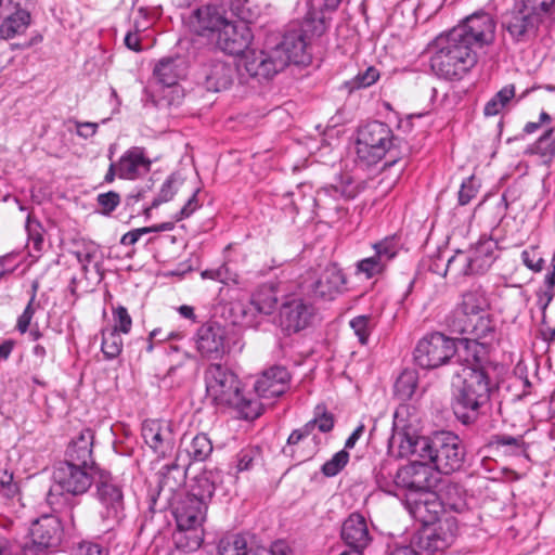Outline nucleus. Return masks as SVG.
<instances>
[{
  "label": "nucleus",
  "mask_w": 555,
  "mask_h": 555,
  "mask_svg": "<svg viewBox=\"0 0 555 555\" xmlns=\"http://www.w3.org/2000/svg\"><path fill=\"white\" fill-rule=\"evenodd\" d=\"M379 70L375 66H369L365 70L359 72L352 79L345 81L344 87L351 93L373 86L379 79Z\"/></svg>",
  "instance_id": "48"
},
{
  "label": "nucleus",
  "mask_w": 555,
  "mask_h": 555,
  "mask_svg": "<svg viewBox=\"0 0 555 555\" xmlns=\"http://www.w3.org/2000/svg\"><path fill=\"white\" fill-rule=\"evenodd\" d=\"M113 319L115 325L109 327L111 330H117V332L122 334L130 333L132 327V319L126 307L117 306L116 308H113Z\"/></svg>",
  "instance_id": "58"
},
{
  "label": "nucleus",
  "mask_w": 555,
  "mask_h": 555,
  "mask_svg": "<svg viewBox=\"0 0 555 555\" xmlns=\"http://www.w3.org/2000/svg\"><path fill=\"white\" fill-rule=\"evenodd\" d=\"M254 535L238 533L222 539L218 545V555H256L258 548Z\"/></svg>",
  "instance_id": "38"
},
{
  "label": "nucleus",
  "mask_w": 555,
  "mask_h": 555,
  "mask_svg": "<svg viewBox=\"0 0 555 555\" xmlns=\"http://www.w3.org/2000/svg\"><path fill=\"white\" fill-rule=\"evenodd\" d=\"M451 30L475 50L494 41L495 22L489 13L480 11L469 15Z\"/></svg>",
  "instance_id": "19"
},
{
  "label": "nucleus",
  "mask_w": 555,
  "mask_h": 555,
  "mask_svg": "<svg viewBox=\"0 0 555 555\" xmlns=\"http://www.w3.org/2000/svg\"><path fill=\"white\" fill-rule=\"evenodd\" d=\"M212 442L204 433L195 435L189 442H185L184 439H182L179 449L182 455L185 453L183 460L190 462V465L194 462L206 461L212 453Z\"/></svg>",
  "instance_id": "39"
},
{
  "label": "nucleus",
  "mask_w": 555,
  "mask_h": 555,
  "mask_svg": "<svg viewBox=\"0 0 555 555\" xmlns=\"http://www.w3.org/2000/svg\"><path fill=\"white\" fill-rule=\"evenodd\" d=\"M237 68L224 61L212 60L205 69V86L208 91L220 92L229 89L236 77Z\"/></svg>",
  "instance_id": "32"
},
{
  "label": "nucleus",
  "mask_w": 555,
  "mask_h": 555,
  "mask_svg": "<svg viewBox=\"0 0 555 555\" xmlns=\"http://www.w3.org/2000/svg\"><path fill=\"white\" fill-rule=\"evenodd\" d=\"M196 349L203 358L222 359L230 352L227 328L215 321L201 325L196 332Z\"/></svg>",
  "instance_id": "23"
},
{
  "label": "nucleus",
  "mask_w": 555,
  "mask_h": 555,
  "mask_svg": "<svg viewBox=\"0 0 555 555\" xmlns=\"http://www.w3.org/2000/svg\"><path fill=\"white\" fill-rule=\"evenodd\" d=\"M349 460V452L347 450H340L327 460L321 466L320 470L327 478L335 477L347 466Z\"/></svg>",
  "instance_id": "50"
},
{
  "label": "nucleus",
  "mask_w": 555,
  "mask_h": 555,
  "mask_svg": "<svg viewBox=\"0 0 555 555\" xmlns=\"http://www.w3.org/2000/svg\"><path fill=\"white\" fill-rule=\"evenodd\" d=\"M357 157L365 166H372L385 159L383 171L395 169L397 181L406 168V158L411 147L409 143L398 135L385 122L374 120L361 127L358 131Z\"/></svg>",
  "instance_id": "3"
},
{
  "label": "nucleus",
  "mask_w": 555,
  "mask_h": 555,
  "mask_svg": "<svg viewBox=\"0 0 555 555\" xmlns=\"http://www.w3.org/2000/svg\"><path fill=\"white\" fill-rule=\"evenodd\" d=\"M335 416L330 412L324 403L318 404L313 410V418L308 421L302 427L312 431L318 428L320 433L327 434L334 429Z\"/></svg>",
  "instance_id": "46"
},
{
  "label": "nucleus",
  "mask_w": 555,
  "mask_h": 555,
  "mask_svg": "<svg viewBox=\"0 0 555 555\" xmlns=\"http://www.w3.org/2000/svg\"><path fill=\"white\" fill-rule=\"evenodd\" d=\"M260 449L247 447L242 449L235 456L237 472H246L253 468L254 463L260 459Z\"/></svg>",
  "instance_id": "55"
},
{
  "label": "nucleus",
  "mask_w": 555,
  "mask_h": 555,
  "mask_svg": "<svg viewBox=\"0 0 555 555\" xmlns=\"http://www.w3.org/2000/svg\"><path fill=\"white\" fill-rule=\"evenodd\" d=\"M250 304L261 314H271L278 305V295L272 285H261L253 295Z\"/></svg>",
  "instance_id": "43"
},
{
  "label": "nucleus",
  "mask_w": 555,
  "mask_h": 555,
  "mask_svg": "<svg viewBox=\"0 0 555 555\" xmlns=\"http://www.w3.org/2000/svg\"><path fill=\"white\" fill-rule=\"evenodd\" d=\"M101 351L106 360L116 359L122 351L124 341L117 330L103 328Z\"/></svg>",
  "instance_id": "47"
},
{
  "label": "nucleus",
  "mask_w": 555,
  "mask_h": 555,
  "mask_svg": "<svg viewBox=\"0 0 555 555\" xmlns=\"http://www.w3.org/2000/svg\"><path fill=\"white\" fill-rule=\"evenodd\" d=\"M437 470L429 461L412 457L409 464L400 467L395 476V483L410 491V495H418L433 490L438 483Z\"/></svg>",
  "instance_id": "15"
},
{
  "label": "nucleus",
  "mask_w": 555,
  "mask_h": 555,
  "mask_svg": "<svg viewBox=\"0 0 555 555\" xmlns=\"http://www.w3.org/2000/svg\"><path fill=\"white\" fill-rule=\"evenodd\" d=\"M207 398L216 405L234 409L242 418L254 421L262 414L258 399L243 392L238 376L221 363H211L205 370Z\"/></svg>",
  "instance_id": "4"
},
{
  "label": "nucleus",
  "mask_w": 555,
  "mask_h": 555,
  "mask_svg": "<svg viewBox=\"0 0 555 555\" xmlns=\"http://www.w3.org/2000/svg\"><path fill=\"white\" fill-rule=\"evenodd\" d=\"M526 153L538 155L544 165L551 164L555 157V135L553 130H546L533 144L528 146Z\"/></svg>",
  "instance_id": "44"
},
{
  "label": "nucleus",
  "mask_w": 555,
  "mask_h": 555,
  "mask_svg": "<svg viewBox=\"0 0 555 555\" xmlns=\"http://www.w3.org/2000/svg\"><path fill=\"white\" fill-rule=\"evenodd\" d=\"M457 339L441 332L424 335L413 351L414 363L424 370H435L448 364L457 352Z\"/></svg>",
  "instance_id": "9"
},
{
  "label": "nucleus",
  "mask_w": 555,
  "mask_h": 555,
  "mask_svg": "<svg viewBox=\"0 0 555 555\" xmlns=\"http://www.w3.org/2000/svg\"><path fill=\"white\" fill-rule=\"evenodd\" d=\"M479 188L480 183L475 176H469L464 179L457 193L459 205H468L470 201L476 197Z\"/></svg>",
  "instance_id": "54"
},
{
  "label": "nucleus",
  "mask_w": 555,
  "mask_h": 555,
  "mask_svg": "<svg viewBox=\"0 0 555 555\" xmlns=\"http://www.w3.org/2000/svg\"><path fill=\"white\" fill-rule=\"evenodd\" d=\"M459 343L463 345L461 359L465 363L464 373L467 371L489 373L488 371L493 364L490 359L493 345L469 338L459 339Z\"/></svg>",
  "instance_id": "30"
},
{
  "label": "nucleus",
  "mask_w": 555,
  "mask_h": 555,
  "mask_svg": "<svg viewBox=\"0 0 555 555\" xmlns=\"http://www.w3.org/2000/svg\"><path fill=\"white\" fill-rule=\"evenodd\" d=\"M254 39V34L249 25L244 22H234L229 20L225 26L221 29V33L217 35V39L214 42L216 49L220 50L224 54L231 56H240L244 54V62L246 56L254 52L248 50ZM255 52H257L255 50Z\"/></svg>",
  "instance_id": "21"
},
{
  "label": "nucleus",
  "mask_w": 555,
  "mask_h": 555,
  "mask_svg": "<svg viewBox=\"0 0 555 555\" xmlns=\"http://www.w3.org/2000/svg\"><path fill=\"white\" fill-rule=\"evenodd\" d=\"M153 75L158 83L172 88L164 96L155 101V105L159 108L180 105L183 95L177 88V83L185 75L184 61L179 56L163 57L155 65Z\"/></svg>",
  "instance_id": "17"
},
{
  "label": "nucleus",
  "mask_w": 555,
  "mask_h": 555,
  "mask_svg": "<svg viewBox=\"0 0 555 555\" xmlns=\"http://www.w3.org/2000/svg\"><path fill=\"white\" fill-rule=\"evenodd\" d=\"M327 24L322 11L310 9L301 27L287 29L281 41L273 47L250 52L246 56L245 69L250 77L270 79L291 63L308 65L311 54L308 51L307 33L313 37L322 36Z\"/></svg>",
  "instance_id": "1"
},
{
  "label": "nucleus",
  "mask_w": 555,
  "mask_h": 555,
  "mask_svg": "<svg viewBox=\"0 0 555 555\" xmlns=\"http://www.w3.org/2000/svg\"><path fill=\"white\" fill-rule=\"evenodd\" d=\"M341 538L350 547L362 551L371 542L367 522H343Z\"/></svg>",
  "instance_id": "42"
},
{
  "label": "nucleus",
  "mask_w": 555,
  "mask_h": 555,
  "mask_svg": "<svg viewBox=\"0 0 555 555\" xmlns=\"http://www.w3.org/2000/svg\"><path fill=\"white\" fill-rule=\"evenodd\" d=\"M76 534L75 522H31L23 555H52Z\"/></svg>",
  "instance_id": "8"
},
{
  "label": "nucleus",
  "mask_w": 555,
  "mask_h": 555,
  "mask_svg": "<svg viewBox=\"0 0 555 555\" xmlns=\"http://www.w3.org/2000/svg\"><path fill=\"white\" fill-rule=\"evenodd\" d=\"M521 261L522 263L533 272H541L544 268L545 261L538 254L535 247H531L530 249H525L521 251Z\"/></svg>",
  "instance_id": "59"
},
{
  "label": "nucleus",
  "mask_w": 555,
  "mask_h": 555,
  "mask_svg": "<svg viewBox=\"0 0 555 555\" xmlns=\"http://www.w3.org/2000/svg\"><path fill=\"white\" fill-rule=\"evenodd\" d=\"M199 189L194 190L192 196L186 201L183 207L177 214V220H183L189 218L194 211H196L201 204L198 203L197 194L199 193Z\"/></svg>",
  "instance_id": "63"
},
{
  "label": "nucleus",
  "mask_w": 555,
  "mask_h": 555,
  "mask_svg": "<svg viewBox=\"0 0 555 555\" xmlns=\"http://www.w3.org/2000/svg\"><path fill=\"white\" fill-rule=\"evenodd\" d=\"M204 535L203 522H176L172 540L177 548L193 552L202 546Z\"/></svg>",
  "instance_id": "34"
},
{
  "label": "nucleus",
  "mask_w": 555,
  "mask_h": 555,
  "mask_svg": "<svg viewBox=\"0 0 555 555\" xmlns=\"http://www.w3.org/2000/svg\"><path fill=\"white\" fill-rule=\"evenodd\" d=\"M436 51L430 57V67L440 78L460 80L477 63V52L452 30L438 36L434 41Z\"/></svg>",
  "instance_id": "6"
},
{
  "label": "nucleus",
  "mask_w": 555,
  "mask_h": 555,
  "mask_svg": "<svg viewBox=\"0 0 555 555\" xmlns=\"http://www.w3.org/2000/svg\"><path fill=\"white\" fill-rule=\"evenodd\" d=\"M93 430L90 428L82 429L78 436L73 438L68 443L65 451V459L62 462L91 468L94 474L95 470L102 469L96 465L93 459Z\"/></svg>",
  "instance_id": "27"
},
{
  "label": "nucleus",
  "mask_w": 555,
  "mask_h": 555,
  "mask_svg": "<svg viewBox=\"0 0 555 555\" xmlns=\"http://www.w3.org/2000/svg\"><path fill=\"white\" fill-rule=\"evenodd\" d=\"M119 179L137 180L151 171L153 160L147 157L143 146H131L117 162Z\"/></svg>",
  "instance_id": "29"
},
{
  "label": "nucleus",
  "mask_w": 555,
  "mask_h": 555,
  "mask_svg": "<svg viewBox=\"0 0 555 555\" xmlns=\"http://www.w3.org/2000/svg\"><path fill=\"white\" fill-rule=\"evenodd\" d=\"M72 555H107V552L99 543L82 541L73 548Z\"/></svg>",
  "instance_id": "62"
},
{
  "label": "nucleus",
  "mask_w": 555,
  "mask_h": 555,
  "mask_svg": "<svg viewBox=\"0 0 555 555\" xmlns=\"http://www.w3.org/2000/svg\"><path fill=\"white\" fill-rule=\"evenodd\" d=\"M373 326V319L370 315H357L350 320V327L353 330L361 345L369 343Z\"/></svg>",
  "instance_id": "52"
},
{
  "label": "nucleus",
  "mask_w": 555,
  "mask_h": 555,
  "mask_svg": "<svg viewBox=\"0 0 555 555\" xmlns=\"http://www.w3.org/2000/svg\"><path fill=\"white\" fill-rule=\"evenodd\" d=\"M0 493L8 499L17 493V485L13 481V475L8 472H4L0 478Z\"/></svg>",
  "instance_id": "64"
},
{
  "label": "nucleus",
  "mask_w": 555,
  "mask_h": 555,
  "mask_svg": "<svg viewBox=\"0 0 555 555\" xmlns=\"http://www.w3.org/2000/svg\"><path fill=\"white\" fill-rule=\"evenodd\" d=\"M315 315L317 309L309 300L287 296L280 306L278 324L284 335L292 336L311 326Z\"/></svg>",
  "instance_id": "14"
},
{
  "label": "nucleus",
  "mask_w": 555,
  "mask_h": 555,
  "mask_svg": "<svg viewBox=\"0 0 555 555\" xmlns=\"http://www.w3.org/2000/svg\"><path fill=\"white\" fill-rule=\"evenodd\" d=\"M227 11L216 3H208L194 10L190 15V27L194 34L214 44L217 35L229 22Z\"/></svg>",
  "instance_id": "22"
},
{
  "label": "nucleus",
  "mask_w": 555,
  "mask_h": 555,
  "mask_svg": "<svg viewBox=\"0 0 555 555\" xmlns=\"http://www.w3.org/2000/svg\"><path fill=\"white\" fill-rule=\"evenodd\" d=\"M99 247L94 244L85 245L82 250H75L73 255L77 261L81 264L83 271H88V266L94 260Z\"/></svg>",
  "instance_id": "61"
},
{
  "label": "nucleus",
  "mask_w": 555,
  "mask_h": 555,
  "mask_svg": "<svg viewBox=\"0 0 555 555\" xmlns=\"http://www.w3.org/2000/svg\"><path fill=\"white\" fill-rule=\"evenodd\" d=\"M96 498L100 503V516L103 520H124L126 505L122 485L106 469L95 470Z\"/></svg>",
  "instance_id": "10"
},
{
  "label": "nucleus",
  "mask_w": 555,
  "mask_h": 555,
  "mask_svg": "<svg viewBox=\"0 0 555 555\" xmlns=\"http://www.w3.org/2000/svg\"><path fill=\"white\" fill-rule=\"evenodd\" d=\"M300 427L294 429L287 438L286 444L282 449V453L289 457L295 464L305 463L315 456L320 450L321 438Z\"/></svg>",
  "instance_id": "26"
},
{
  "label": "nucleus",
  "mask_w": 555,
  "mask_h": 555,
  "mask_svg": "<svg viewBox=\"0 0 555 555\" xmlns=\"http://www.w3.org/2000/svg\"><path fill=\"white\" fill-rule=\"evenodd\" d=\"M202 279L217 281L223 284L238 283V275L227 263L216 269H206L201 272Z\"/></svg>",
  "instance_id": "51"
},
{
  "label": "nucleus",
  "mask_w": 555,
  "mask_h": 555,
  "mask_svg": "<svg viewBox=\"0 0 555 555\" xmlns=\"http://www.w3.org/2000/svg\"><path fill=\"white\" fill-rule=\"evenodd\" d=\"M190 462L183 460L181 451H178L176 460L171 464L164 465L158 472V487L175 492L185 485Z\"/></svg>",
  "instance_id": "33"
},
{
  "label": "nucleus",
  "mask_w": 555,
  "mask_h": 555,
  "mask_svg": "<svg viewBox=\"0 0 555 555\" xmlns=\"http://www.w3.org/2000/svg\"><path fill=\"white\" fill-rule=\"evenodd\" d=\"M492 384L489 373L467 371L452 392V410L456 420L469 426L483 413L491 399Z\"/></svg>",
  "instance_id": "5"
},
{
  "label": "nucleus",
  "mask_w": 555,
  "mask_h": 555,
  "mask_svg": "<svg viewBox=\"0 0 555 555\" xmlns=\"http://www.w3.org/2000/svg\"><path fill=\"white\" fill-rule=\"evenodd\" d=\"M52 479L54 487L47 495V503L53 512L50 516L57 520L63 517L61 508L56 506L65 501L63 492L73 495L83 494L90 489L92 482L95 483V476L91 468L62 461L54 464Z\"/></svg>",
  "instance_id": "7"
},
{
  "label": "nucleus",
  "mask_w": 555,
  "mask_h": 555,
  "mask_svg": "<svg viewBox=\"0 0 555 555\" xmlns=\"http://www.w3.org/2000/svg\"><path fill=\"white\" fill-rule=\"evenodd\" d=\"M230 11L232 15L237 17L235 22H244L247 25H249L256 16V12L250 7L248 0H230Z\"/></svg>",
  "instance_id": "56"
},
{
  "label": "nucleus",
  "mask_w": 555,
  "mask_h": 555,
  "mask_svg": "<svg viewBox=\"0 0 555 555\" xmlns=\"http://www.w3.org/2000/svg\"><path fill=\"white\" fill-rule=\"evenodd\" d=\"M347 279L336 263L327 264L318 276L306 279L302 291L312 299L334 300L343 293Z\"/></svg>",
  "instance_id": "20"
},
{
  "label": "nucleus",
  "mask_w": 555,
  "mask_h": 555,
  "mask_svg": "<svg viewBox=\"0 0 555 555\" xmlns=\"http://www.w3.org/2000/svg\"><path fill=\"white\" fill-rule=\"evenodd\" d=\"M486 447L501 452L506 456H520L527 453L528 444L522 436H509L505 434L492 435Z\"/></svg>",
  "instance_id": "40"
},
{
  "label": "nucleus",
  "mask_w": 555,
  "mask_h": 555,
  "mask_svg": "<svg viewBox=\"0 0 555 555\" xmlns=\"http://www.w3.org/2000/svg\"><path fill=\"white\" fill-rule=\"evenodd\" d=\"M418 385V374L415 370L412 369H405L401 372V374L398 376L395 386L393 391L395 396L400 401H408L410 400Z\"/></svg>",
  "instance_id": "45"
},
{
  "label": "nucleus",
  "mask_w": 555,
  "mask_h": 555,
  "mask_svg": "<svg viewBox=\"0 0 555 555\" xmlns=\"http://www.w3.org/2000/svg\"><path fill=\"white\" fill-rule=\"evenodd\" d=\"M397 417L396 413L388 444L389 448L398 447V456L429 461L438 473L444 475L462 468L466 450L457 435L441 430L431 436H421L411 424Z\"/></svg>",
  "instance_id": "2"
},
{
  "label": "nucleus",
  "mask_w": 555,
  "mask_h": 555,
  "mask_svg": "<svg viewBox=\"0 0 555 555\" xmlns=\"http://www.w3.org/2000/svg\"><path fill=\"white\" fill-rule=\"evenodd\" d=\"M358 189L353 185L352 179L350 176L340 177L339 182L336 184L326 185L320 190H318L317 195L311 197L313 206L317 208H323L325 206V199L327 197L337 199H352L357 196Z\"/></svg>",
  "instance_id": "36"
},
{
  "label": "nucleus",
  "mask_w": 555,
  "mask_h": 555,
  "mask_svg": "<svg viewBox=\"0 0 555 555\" xmlns=\"http://www.w3.org/2000/svg\"><path fill=\"white\" fill-rule=\"evenodd\" d=\"M374 255L356 262V275H364L366 280L382 276L389 263L398 256L402 244L397 235L386 236L372 245Z\"/></svg>",
  "instance_id": "16"
},
{
  "label": "nucleus",
  "mask_w": 555,
  "mask_h": 555,
  "mask_svg": "<svg viewBox=\"0 0 555 555\" xmlns=\"http://www.w3.org/2000/svg\"><path fill=\"white\" fill-rule=\"evenodd\" d=\"M99 212L103 216H111V214L119 206L120 195L115 191L100 193L96 196Z\"/></svg>",
  "instance_id": "57"
},
{
  "label": "nucleus",
  "mask_w": 555,
  "mask_h": 555,
  "mask_svg": "<svg viewBox=\"0 0 555 555\" xmlns=\"http://www.w3.org/2000/svg\"><path fill=\"white\" fill-rule=\"evenodd\" d=\"M498 242L491 236L483 234L469 248L467 255L459 251L457 256L451 257L447 262V269L443 274L459 260H462L461 272L464 275L483 274L498 258Z\"/></svg>",
  "instance_id": "12"
},
{
  "label": "nucleus",
  "mask_w": 555,
  "mask_h": 555,
  "mask_svg": "<svg viewBox=\"0 0 555 555\" xmlns=\"http://www.w3.org/2000/svg\"><path fill=\"white\" fill-rule=\"evenodd\" d=\"M454 334H468L472 336L470 339H477V341L488 343L493 345L499 341V331L496 321L490 313H483L479 317L467 321L465 325H460L450 330Z\"/></svg>",
  "instance_id": "31"
},
{
  "label": "nucleus",
  "mask_w": 555,
  "mask_h": 555,
  "mask_svg": "<svg viewBox=\"0 0 555 555\" xmlns=\"http://www.w3.org/2000/svg\"><path fill=\"white\" fill-rule=\"evenodd\" d=\"M181 181L176 173H171L162 184L158 194L152 201V207H158L159 205L167 203L173 198L177 194Z\"/></svg>",
  "instance_id": "49"
},
{
  "label": "nucleus",
  "mask_w": 555,
  "mask_h": 555,
  "mask_svg": "<svg viewBox=\"0 0 555 555\" xmlns=\"http://www.w3.org/2000/svg\"><path fill=\"white\" fill-rule=\"evenodd\" d=\"M30 20V13L27 10L17 8L13 13L1 21L0 38L10 40L23 34L29 26Z\"/></svg>",
  "instance_id": "41"
},
{
  "label": "nucleus",
  "mask_w": 555,
  "mask_h": 555,
  "mask_svg": "<svg viewBox=\"0 0 555 555\" xmlns=\"http://www.w3.org/2000/svg\"><path fill=\"white\" fill-rule=\"evenodd\" d=\"M36 305L28 301L22 314L17 318L15 330L20 334H26L31 325L33 318L36 313Z\"/></svg>",
  "instance_id": "60"
},
{
  "label": "nucleus",
  "mask_w": 555,
  "mask_h": 555,
  "mask_svg": "<svg viewBox=\"0 0 555 555\" xmlns=\"http://www.w3.org/2000/svg\"><path fill=\"white\" fill-rule=\"evenodd\" d=\"M490 307L487 292L480 285H473L463 292L453 310L444 319L448 330L465 325L467 321L487 312Z\"/></svg>",
  "instance_id": "18"
},
{
  "label": "nucleus",
  "mask_w": 555,
  "mask_h": 555,
  "mask_svg": "<svg viewBox=\"0 0 555 555\" xmlns=\"http://www.w3.org/2000/svg\"><path fill=\"white\" fill-rule=\"evenodd\" d=\"M142 437L158 457L168 456L175 449L176 437L169 423L157 420L144 421Z\"/></svg>",
  "instance_id": "25"
},
{
  "label": "nucleus",
  "mask_w": 555,
  "mask_h": 555,
  "mask_svg": "<svg viewBox=\"0 0 555 555\" xmlns=\"http://www.w3.org/2000/svg\"><path fill=\"white\" fill-rule=\"evenodd\" d=\"M521 7L542 18L552 17L555 20V0H521Z\"/></svg>",
  "instance_id": "53"
},
{
  "label": "nucleus",
  "mask_w": 555,
  "mask_h": 555,
  "mask_svg": "<svg viewBox=\"0 0 555 555\" xmlns=\"http://www.w3.org/2000/svg\"><path fill=\"white\" fill-rule=\"evenodd\" d=\"M291 374L283 365H273L264 370L256 379L254 390L260 398H276L289 387Z\"/></svg>",
  "instance_id": "28"
},
{
  "label": "nucleus",
  "mask_w": 555,
  "mask_h": 555,
  "mask_svg": "<svg viewBox=\"0 0 555 555\" xmlns=\"http://www.w3.org/2000/svg\"><path fill=\"white\" fill-rule=\"evenodd\" d=\"M209 503L205 499L188 493L171 507L175 520H206Z\"/></svg>",
  "instance_id": "35"
},
{
  "label": "nucleus",
  "mask_w": 555,
  "mask_h": 555,
  "mask_svg": "<svg viewBox=\"0 0 555 555\" xmlns=\"http://www.w3.org/2000/svg\"><path fill=\"white\" fill-rule=\"evenodd\" d=\"M409 503H413L411 514L414 520H441L439 514L450 515L446 520H451L454 517L451 514L465 515L468 511V505L465 500L459 498L455 501L448 499L442 501L436 492L427 490L417 495L415 499H408Z\"/></svg>",
  "instance_id": "13"
},
{
  "label": "nucleus",
  "mask_w": 555,
  "mask_h": 555,
  "mask_svg": "<svg viewBox=\"0 0 555 555\" xmlns=\"http://www.w3.org/2000/svg\"><path fill=\"white\" fill-rule=\"evenodd\" d=\"M543 20L520 5L503 16L502 27L515 43H525L535 38Z\"/></svg>",
  "instance_id": "24"
},
{
  "label": "nucleus",
  "mask_w": 555,
  "mask_h": 555,
  "mask_svg": "<svg viewBox=\"0 0 555 555\" xmlns=\"http://www.w3.org/2000/svg\"><path fill=\"white\" fill-rule=\"evenodd\" d=\"M457 530V522H422L411 541L418 555H435L452 545Z\"/></svg>",
  "instance_id": "11"
},
{
  "label": "nucleus",
  "mask_w": 555,
  "mask_h": 555,
  "mask_svg": "<svg viewBox=\"0 0 555 555\" xmlns=\"http://www.w3.org/2000/svg\"><path fill=\"white\" fill-rule=\"evenodd\" d=\"M222 482V470L219 468H205L193 479L190 493L205 499L206 502L210 503L217 486Z\"/></svg>",
  "instance_id": "37"
}]
</instances>
